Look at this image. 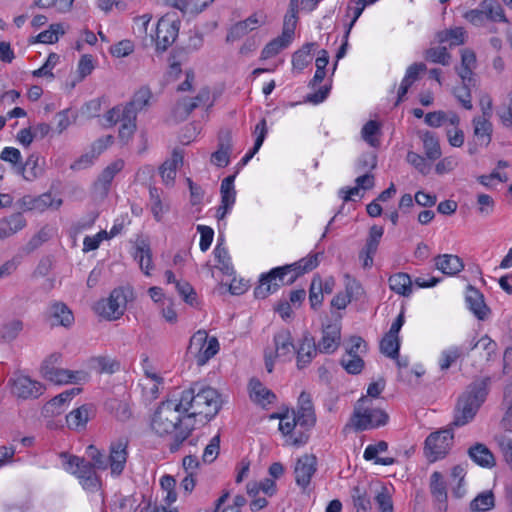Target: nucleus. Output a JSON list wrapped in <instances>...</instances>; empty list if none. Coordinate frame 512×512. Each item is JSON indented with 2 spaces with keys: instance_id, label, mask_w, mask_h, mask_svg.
Listing matches in <instances>:
<instances>
[{
  "instance_id": "f3484780",
  "label": "nucleus",
  "mask_w": 512,
  "mask_h": 512,
  "mask_svg": "<svg viewBox=\"0 0 512 512\" xmlns=\"http://www.w3.org/2000/svg\"><path fill=\"white\" fill-rule=\"evenodd\" d=\"M209 100L210 90L208 88H202L193 98L183 97L179 99L173 109L174 118L177 121L185 120L195 108L206 104Z\"/></svg>"
},
{
  "instance_id": "a19ab883",
  "label": "nucleus",
  "mask_w": 512,
  "mask_h": 512,
  "mask_svg": "<svg viewBox=\"0 0 512 512\" xmlns=\"http://www.w3.org/2000/svg\"><path fill=\"white\" fill-rule=\"evenodd\" d=\"M254 134L256 136L254 146L241 159L240 165H242V166L246 165L253 158V156L259 151V149L261 148V146L265 140V137L267 135V123L264 118L261 119L256 124L255 129H254Z\"/></svg>"
},
{
  "instance_id": "e2e57ef3",
  "label": "nucleus",
  "mask_w": 512,
  "mask_h": 512,
  "mask_svg": "<svg viewBox=\"0 0 512 512\" xmlns=\"http://www.w3.org/2000/svg\"><path fill=\"white\" fill-rule=\"evenodd\" d=\"M86 454L91 460L90 462L94 466V469L106 470L108 468V455L100 451L94 445L87 447Z\"/></svg>"
},
{
  "instance_id": "f8f14e48",
  "label": "nucleus",
  "mask_w": 512,
  "mask_h": 512,
  "mask_svg": "<svg viewBox=\"0 0 512 512\" xmlns=\"http://www.w3.org/2000/svg\"><path fill=\"white\" fill-rule=\"evenodd\" d=\"M288 275L283 266L271 269L260 276L259 284L254 289V295L258 299H265L276 292L282 285L292 284L288 282Z\"/></svg>"
},
{
  "instance_id": "338daca9",
  "label": "nucleus",
  "mask_w": 512,
  "mask_h": 512,
  "mask_svg": "<svg viewBox=\"0 0 512 512\" xmlns=\"http://www.w3.org/2000/svg\"><path fill=\"white\" fill-rule=\"evenodd\" d=\"M341 364L350 374H358L364 367V361L361 356L356 354H345L341 359Z\"/></svg>"
},
{
  "instance_id": "bb28decb",
  "label": "nucleus",
  "mask_w": 512,
  "mask_h": 512,
  "mask_svg": "<svg viewBox=\"0 0 512 512\" xmlns=\"http://www.w3.org/2000/svg\"><path fill=\"white\" fill-rule=\"evenodd\" d=\"M48 318L52 326L70 327L74 322V315L63 302H54L48 308Z\"/></svg>"
},
{
  "instance_id": "8fccbe9b",
  "label": "nucleus",
  "mask_w": 512,
  "mask_h": 512,
  "mask_svg": "<svg viewBox=\"0 0 512 512\" xmlns=\"http://www.w3.org/2000/svg\"><path fill=\"white\" fill-rule=\"evenodd\" d=\"M424 153L432 161L440 158L441 148L437 137L432 132H425L422 135Z\"/></svg>"
},
{
  "instance_id": "a878e982",
  "label": "nucleus",
  "mask_w": 512,
  "mask_h": 512,
  "mask_svg": "<svg viewBox=\"0 0 512 512\" xmlns=\"http://www.w3.org/2000/svg\"><path fill=\"white\" fill-rule=\"evenodd\" d=\"M318 347L315 344L314 338L306 333L303 335L297 347H295V353L297 355V366L302 369L311 363L312 359L316 356Z\"/></svg>"
},
{
  "instance_id": "f704fd0d",
  "label": "nucleus",
  "mask_w": 512,
  "mask_h": 512,
  "mask_svg": "<svg viewBox=\"0 0 512 512\" xmlns=\"http://www.w3.org/2000/svg\"><path fill=\"white\" fill-rule=\"evenodd\" d=\"M425 70L426 65L423 63H414L407 68L406 74L398 89L396 105H398L403 100L411 85L418 79L419 73Z\"/></svg>"
},
{
  "instance_id": "c756f323",
  "label": "nucleus",
  "mask_w": 512,
  "mask_h": 512,
  "mask_svg": "<svg viewBox=\"0 0 512 512\" xmlns=\"http://www.w3.org/2000/svg\"><path fill=\"white\" fill-rule=\"evenodd\" d=\"M466 302L469 310L479 319L484 320L490 313V309L484 302L483 295L475 288L469 287L466 292Z\"/></svg>"
},
{
  "instance_id": "13d9d810",
  "label": "nucleus",
  "mask_w": 512,
  "mask_h": 512,
  "mask_svg": "<svg viewBox=\"0 0 512 512\" xmlns=\"http://www.w3.org/2000/svg\"><path fill=\"white\" fill-rule=\"evenodd\" d=\"M65 33L64 27L60 23L51 24L45 31L39 33L36 41L44 44H53L58 41L59 36Z\"/></svg>"
},
{
  "instance_id": "4be33fe9",
  "label": "nucleus",
  "mask_w": 512,
  "mask_h": 512,
  "mask_svg": "<svg viewBox=\"0 0 512 512\" xmlns=\"http://www.w3.org/2000/svg\"><path fill=\"white\" fill-rule=\"evenodd\" d=\"M492 101L488 98L487 107L483 108V115L473 119L474 135L481 145L487 146L491 141L492 124L489 121Z\"/></svg>"
},
{
  "instance_id": "dca6fc26",
  "label": "nucleus",
  "mask_w": 512,
  "mask_h": 512,
  "mask_svg": "<svg viewBox=\"0 0 512 512\" xmlns=\"http://www.w3.org/2000/svg\"><path fill=\"white\" fill-rule=\"evenodd\" d=\"M124 166V160L116 159L104 168L93 184V193L97 198L104 199L108 195L114 177L123 170Z\"/></svg>"
},
{
  "instance_id": "6ab92c4d",
  "label": "nucleus",
  "mask_w": 512,
  "mask_h": 512,
  "mask_svg": "<svg viewBox=\"0 0 512 512\" xmlns=\"http://www.w3.org/2000/svg\"><path fill=\"white\" fill-rule=\"evenodd\" d=\"M236 175H230L224 178L220 186L221 204L217 208L216 217L218 220H223L226 215L232 210L236 202V189L234 185Z\"/></svg>"
},
{
  "instance_id": "864d4df0",
  "label": "nucleus",
  "mask_w": 512,
  "mask_h": 512,
  "mask_svg": "<svg viewBox=\"0 0 512 512\" xmlns=\"http://www.w3.org/2000/svg\"><path fill=\"white\" fill-rule=\"evenodd\" d=\"M313 46L314 44L308 43L293 54L292 65L294 70L300 72L311 63V51Z\"/></svg>"
},
{
  "instance_id": "393cba45",
  "label": "nucleus",
  "mask_w": 512,
  "mask_h": 512,
  "mask_svg": "<svg viewBox=\"0 0 512 512\" xmlns=\"http://www.w3.org/2000/svg\"><path fill=\"white\" fill-rule=\"evenodd\" d=\"M430 492L435 506L439 512H446L448 509L446 485L443 475L435 471L430 476Z\"/></svg>"
},
{
  "instance_id": "412c9836",
  "label": "nucleus",
  "mask_w": 512,
  "mask_h": 512,
  "mask_svg": "<svg viewBox=\"0 0 512 512\" xmlns=\"http://www.w3.org/2000/svg\"><path fill=\"white\" fill-rule=\"evenodd\" d=\"M317 460L313 455H303L295 464L294 474L296 484L305 490L311 481L312 476L316 472Z\"/></svg>"
},
{
  "instance_id": "473e14b6",
  "label": "nucleus",
  "mask_w": 512,
  "mask_h": 512,
  "mask_svg": "<svg viewBox=\"0 0 512 512\" xmlns=\"http://www.w3.org/2000/svg\"><path fill=\"white\" fill-rule=\"evenodd\" d=\"M151 98V90L148 87H141L134 93L129 103H127L125 106L116 107L122 108L125 111H133L134 115L137 116L138 112L144 110L150 105Z\"/></svg>"
},
{
  "instance_id": "39448f33",
  "label": "nucleus",
  "mask_w": 512,
  "mask_h": 512,
  "mask_svg": "<svg viewBox=\"0 0 512 512\" xmlns=\"http://www.w3.org/2000/svg\"><path fill=\"white\" fill-rule=\"evenodd\" d=\"M64 468L78 479L83 490L90 494H98L101 502L104 503L103 482L91 462L78 456H69Z\"/></svg>"
},
{
  "instance_id": "e433bc0d",
  "label": "nucleus",
  "mask_w": 512,
  "mask_h": 512,
  "mask_svg": "<svg viewBox=\"0 0 512 512\" xmlns=\"http://www.w3.org/2000/svg\"><path fill=\"white\" fill-rule=\"evenodd\" d=\"M425 123L430 127H440L442 125H455L460 123V119L455 112L434 111L425 115Z\"/></svg>"
},
{
  "instance_id": "f257e3e1",
  "label": "nucleus",
  "mask_w": 512,
  "mask_h": 512,
  "mask_svg": "<svg viewBox=\"0 0 512 512\" xmlns=\"http://www.w3.org/2000/svg\"><path fill=\"white\" fill-rule=\"evenodd\" d=\"M178 403L185 413L181 430L178 432L177 442L183 443L194 429L193 419L202 417L205 421L213 418L221 407L218 392L208 386L194 384L181 393Z\"/></svg>"
},
{
  "instance_id": "2eb2a0df",
  "label": "nucleus",
  "mask_w": 512,
  "mask_h": 512,
  "mask_svg": "<svg viewBox=\"0 0 512 512\" xmlns=\"http://www.w3.org/2000/svg\"><path fill=\"white\" fill-rule=\"evenodd\" d=\"M128 441L124 438L111 442L108 454V468L112 477H119L126 466L128 458Z\"/></svg>"
},
{
  "instance_id": "4468645a",
  "label": "nucleus",
  "mask_w": 512,
  "mask_h": 512,
  "mask_svg": "<svg viewBox=\"0 0 512 512\" xmlns=\"http://www.w3.org/2000/svg\"><path fill=\"white\" fill-rule=\"evenodd\" d=\"M11 393L20 399H31L39 397L43 391L44 386L36 380L23 374H15L9 379Z\"/></svg>"
},
{
  "instance_id": "052dcab7",
  "label": "nucleus",
  "mask_w": 512,
  "mask_h": 512,
  "mask_svg": "<svg viewBox=\"0 0 512 512\" xmlns=\"http://www.w3.org/2000/svg\"><path fill=\"white\" fill-rule=\"evenodd\" d=\"M399 348V338L386 333L380 343L381 352L387 357L396 359L399 356Z\"/></svg>"
},
{
  "instance_id": "680f3d73",
  "label": "nucleus",
  "mask_w": 512,
  "mask_h": 512,
  "mask_svg": "<svg viewBox=\"0 0 512 512\" xmlns=\"http://www.w3.org/2000/svg\"><path fill=\"white\" fill-rule=\"evenodd\" d=\"M160 486L165 493L163 500L166 505L170 506L177 500V493L175 491L176 481L170 475H164L160 479Z\"/></svg>"
},
{
  "instance_id": "c85d7f7f",
  "label": "nucleus",
  "mask_w": 512,
  "mask_h": 512,
  "mask_svg": "<svg viewBox=\"0 0 512 512\" xmlns=\"http://www.w3.org/2000/svg\"><path fill=\"white\" fill-rule=\"evenodd\" d=\"M435 268L447 276H453L460 273L464 264L460 257L453 254H442L434 258Z\"/></svg>"
},
{
  "instance_id": "de8ad7c7",
  "label": "nucleus",
  "mask_w": 512,
  "mask_h": 512,
  "mask_svg": "<svg viewBox=\"0 0 512 512\" xmlns=\"http://www.w3.org/2000/svg\"><path fill=\"white\" fill-rule=\"evenodd\" d=\"M213 253L217 262L216 268H218L226 275L233 274V265L231 263V258L226 247H224L222 243L218 242L214 248Z\"/></svg>"
},
{
  "instance_id": "0eeeda50",
  "label": "nucleus",
  "mask_w": 512,
  "mask_h": 512,
  "mask_svg": "<svg viewBox=\"0 0 512 512\" xmlns=\"http://www.w3.org/2000/svg\"><path fill=\"white\" fill-rule=\"evenodd\" d=\"M180 24L176 13H167L158 20L155 35L152 36L157 51H166L176 41Z\"/></svg>"
},
{
  "instance_id": "6e6d98bb",
  "label": "nucleus",
  "mask_w": 512,
  "mask_h": 512,
  "mask_svg": "<svg viewBox=\"0 0 512 512\" xmlns=\"http://www.w3.org/2000/svg\"><path fill=\"white\" fill-rule=\"evenodd\" d=\"M134 258L138 261L141 270L146 275H150V271L152 270L153 265L152 254L149 246L145 243L138 245L134 254Z\"/></svg>"
},
{
  "instance_id": "79ce46f5",
  "label": "nucleus",
  "mask_w": 512,
  "mask_h": 512,
  "mask_svg": "<svg viewBox=\"0 0 512 512\" xmlns=\"http://www.w3.org/2000/svg\"><path fill=\"white\" fill-rule=\"evenodd\" d=\"M40 157L36 154H31L24 165H20L18 172L22 174L25 180L33 181L40 177L43 173L42 167L39 165Z\"/></svg>"
},
{
  "instance_id": "603ef678",
  "label": "nucleus",
  "mask_w": 512,
  "mask_h": 512,
  "mask_svg": "<svg viewBox=\"0 0 512 512\" xmlns=\"http://www.w3.org/2000/svg\"><path fill=\"white\" fill-rule=\"evenodd\" d=\"M81 389L78 387L66 390L59 395L55 396L47 403V409L52 413H60L65 403L70 401L74 396L78 395Z\"/></svg>"
},
{
  "instance_id": "9b49d317",
  "label": "nucleus",
  "mask_w": 512,
  "mask_h": 512,
  "mask_svg": "<svg viewBox=\"0 0 512 512\" xmlns=\"http://www.w3.org/2000/svg\"><path fill=\"white\" fill-rule=\"evenodd\" d=\"M275 351L265 353V368L271 373L274 368V358H280L283 361L291 360L295 354V345L293 337L289 330L282 329L274 335L273 338Z\"/></svg>"
},
{
  "instance_id": "c9c22d12",
  "label": "nucleus",
  "mask_w": 512,
  "mask_h": 512,
  "mask_svg": "<svg viewBox=\"0 0 512 512\" xmlns=\"http://www.w3.org/2000/svg\"><path fill=\"white\" fill-rule=\"evenodd\" d=\"M26 226L24 217L20 214H13L8 218L0 221V239H5L18 231L22 230Z\"/></svg>"
},
{
  "instance_id": "4d7b16f0",
  "label": "nucleus",
  "mask_w": 512,
  "mask_h": 512,
  "mask_svg": "<svg viewBox=\"0 0 512 512\" xmlns=\"http://www.w3.org/2000/svg\"><path fill=\"white\" fill-rule=\"evenodd\" d=\"M344 286L346 295L351 300H361L365 296V290L361 283L349 274L344 275Z\"/></svg>"
},
{
  "instance_id": "4c0bfd02",
  "label": "nucleus",
  "mask_w": 512,
  "mask_h": 512,
  "mask_svg": "<svg viewBox=\"0 0 512 512\" xmlns=\"http://www.w3.org/2000/svg\"><path fill=\"white\" fill-rule=\"evenodd\" d=\"M476 68V55L472 50L464 49L461 52V65L457 68V73L462 82L472 80L473 70Z\"/></svg>"
},
{
  "instance_id": "7c9ffc66",
  "label": "nucleus",
  "mask_w": 512,
  "mask_h": 512,
  "mask_svg": "<svg viewBox=\"0 0 512 512\" xmlns=\"http://www.w3.org/2000/svg\"><path fill=\"white\" fill-rule=\"evenodd\" d=\"M249 394L251 400L262 407H266L276 399L275 394L256 378L251 379L249 382Z\"/></svg>"
},
{
  "instance_id": "1a4fd4ad",
  "label": "nucleus",
  "mask_w": 512,
  "mask_h": 512,
  "mask_svg": "<svg viewBox=\"0 0 512 512\" xmlns=\"http://www.w3.org/2000/svg\"><path fill=\"white\" fill-rule=\"evenodd\" d=\"M128 302L127 292L122 288L114 289L108 298L99 300L95 306V312L108 320L120 318L126 309Z\"/></svg>"
},
{
  "instance_id": "cd10ccee",
  "label": "nucleus",
  "mask_w": 512,
  "mask_h": 512,
  "mask_svg": "<svg viewBox=\"0 0 512 512\" xmlns=\"http://www.w3.org/2000/svg\"><path fill=\"white\" fill-rule=\"evenodd\" d=\"M88 379L84 371H71L57 367L53 371H46V380L54 384L79 383Z\"/></svg>"
},
{
  "instance_id": "774afa93",
  "label": "nucleus",
  "mask_w": 512,
  "mask_h": 512,
  "mask_svg": "<svg viewBox=\"0 0 512 512\" xmlns=\"http://www.w3.org/2000/svg\"><path fill=\"white\" fill-rule=\"evenodd\" d=\"M497 114L505 127H512V94L499 106Z\"/></svg>"
},
{
  "instance_id": "09e8293b",
  "label": "nucleus",
  "mask_w": 512,
  "mask_h": 512,
  "mask_svg": "<svg viewBox=\"0 0 512 512\" xmlns=\"http://www.w3.org/2000/svg\"><path fill=\"white\" fill-rule=\"evenodd\" d=\"M381 129L380 124L375 120L368 121L361 129L362 139L371 147L377 148L380 146Z\"/></svg>"
},
{
  "instance_id": "ea45409f",
  "label": "nucleus",
  "mask_w": 512,
  "mask_h": 512,
  "mask_svg": "<svg viewBox=\"0 0 512 512\" xmlns=\"http://www.w3.org/2000/svg\"><path fill=\"white\" fill-rule=\"evenodd\" d=\"M390 289L402 296H409L412 293V280L407 273H396L390 276Z\"/></svg>"
},
{
  "instance_id": "7ed1b4c3",
  "label": "nucleus",
  "mask_w": 512,
  "mask_h": 512,
  "mask_svg": "<svg viewBox=\"0 0 512 512\" xmlns=\"http://www.w3.org/2000/svg\"><path fill=\"white\" fill-rule=\"evenodd\" d=\"M489 379H481L471 383L459 397L454 412L452 426L462 427L470 423L488 395Z\"/></svg>"
},
{
  "instance_id": "49530a36",
  "label": "nucleus",
  "mask_w": 512,
  "mask_h": 512,
  "mask_svg": "<svg viewBox=\"0 0 512 512\" xmlns=\"http://www.w3.org/2000/svg\"><path fill=\"white\" fill-rule=\"evenodd\" d=\"M292 40L293 39L291 37H285L284 34L282 33L280 36L271 40L269 43L265 45L261 52V57L263 59H269L276 56L283 49L288 47Z\"/></svg>"
},
{
  "instance_id": "f03ea898",
  "label": "nucleus",
  "mask_w": 512,
  "mask_h": 512,
  "mask_svg": "<svg viewBox=\"0 0 512 512\" xmlns=\"http://www.w3.org/2000/svg\"><path fill=\"white\" fill-rule=\"evenodd\" d=\"M184 415L178 400L169 399L161 402L151 420V428L157 435H172L173 442L170 446L172 452L177 451L182 445L177 442V437L178 432L184 426Z\"/></svg>"
},
{
  "instance_id": "b1692460",
  "label": "nucleus",
  "mask_w": 512,
  "mask_h": 512,
  "mask_svg": "<svg viewBox=\"0 0 512 512\" xmlns=\"http://www.w3.org/2000/svg\"><path fill=\"white\" fill-rule=\"evenodd\" d=\"M319 253L309 254L308 256L292 264L284 265L287 273L288 282H294L299 276L312 271L319 265Z\"/></svg>"
},
{
  "instance_id": "2f4dec72",
  "label": "nucleus",
  "mask_w": 512,
  "mask_h": 512,
  "mask_svg": "<svg viewBox=\"0 0 512 512\" xmlns=\"http://www.w3.org/2000/svg\"><path fill=\"white\" fill-rule=\"evenodd\" d=\"M468 455L477 465L484 468H492L495 466V458L489 448L482 444L476 443L468 449Z\"/></svg>"
},
{
  "instance_id": "423d86ee",
  "label": "nucleus",
  "mask_w": 512,
  "mask_h": 512,
  "mask_svg": "<svg viewBox=\"0 0 512 512\" xmlns=\"http://www.w3.org/2000/svg\"><path fill=\"white\" fill-rule=\"evenodd\" d=\"M388 415L382 409L373 406L372 400L361 397L354 406L351 425L356 431H364L383 426Z\"/></svg>"
},
{
  "instance_id": "bf43d9fd",
  "label": "nucleus",
  "mask_w": 512,
  "mask_h": 512,
  "mask_svg": "<svg viewBox=\"0 0 512 512\" xmlns=\"http://www.w3.org/2000/svg\"><path fill=\"white\" fill-rule=\"evenodd\" d=\"M163 384L162 378H143L141 382L142 393L146 400L152 401L159 395L160 386Z\"/></svg>"
},
{
  "instance_id": "69168bd1",
  "label": "nucleus",
  "mask_w": 512,
  "mask_h": 512,
  "mask_svg": "<svg viewBox=\"0 0 512 512\" xmlns=\"http://www.w3.org/2000/svg\"><path fill=\"white\" fill-rule=\"evenodd\" d=\"M352 498L356 512H370L371 502L366 492L360 487H354L352 490Z\"/></svg>"
},
{
  "instance_id": "72a5a7b5",
  "label": "nucleus",
  "mask_w": 512,
  "mask_h": 512,
  "mask_svg": "<svg viewBox=\"0 0 512 512\" xmlns=\"http://www.w3.org/2000/svg\"><path fill=\"white\" fill-rule=\"evenodd\" d=\"M183 163V155L178 151H174L171 158L166 160L160 167V175L163 182L167 186L174 184L176 177V171L179 166Z\"/></svg>"
},
{
  "instance_id": "9d476101",
  "label": "nucleus",
  "mask_w": 512,
  "mask_h": 512,
  "mask_svg": "<svg viewBox=\"0 0 512 512\" xmlns=\"http://www.w3.org/2000/svg\"><path fill=\"white\" fill-rule=\"evenodd\" d=\"M453 431L451 428L431 433L425 440V455L431 462L442 459L447 455L453 444Z\"/></svg>"
},
{
  "instance_id": "3c124183",
  "label": "nucleus",
  "mask_w": 512,
  "mask_h": 512,
  "mask_svg": "<svg viewBox=\"0 0 512 512\" xmlns=\"http://www.w3.org/2000/svg\"><path fill=\"white\" fill-rule=\"evenodd\" d=\"M438 41L440 43L449 42L451 46L464 44L466 39V31L462 27H455L438 33Z\"/></svg>"
},
{
  "instance_id": "5fc2aeb1",
  "label": "nucleus",
  "mask_w": 512,
  "mask_h": 512,
  "mask_svg": "<svg viewBox=\"0 0 512 512\" xmlns=\"http://www.w3.org/2000/svg\"><path fill=\"white\" fill-rule=\"evenodd\" d=\"M23 330V322L19 319H12L5 322L0 328V337L5 342L15 340Z\"/></svg>"
},
{
  "instance_id": "37998d69",
  "label": "nucleus",
  "mask_w": 512,
  "mask_h": 512,
  "mask_svg": "<svg viewBox=\"0 0 512 512\" xmlns=\"http://www.w3.org/2000/svg\"><path fill=\"white\" fill-rule=\"evenodd\" d=\"M483 10L485 20L488 19L493 22H507L504 9L496 0H483L480 3Z\"/></svg>"
},
{
  "instance_id": "0e129e2a",
  "label": "nucleus",
  "mask_w": 512,
  "mask_h": 512,
  "mask_svg": "<svg viewBox=\"0 0 512 512\" xmlns=\"http://www.w3.org/2000/svg\"><path fill=\"white\" fill-rule=\"evenodd\" d=\"M150 209L156 221H161L168 211V206L162 203L156 188L150 189Z\"/></svg>"
},
{
  "instance_id": "5701e85b",
  "label": "nucleus",
  "mask_w": 512,
  "mask_h": 512,
  "mask_svg": "<svg viewBox=\"0 0 512 512\" xmlns=\"http://www.w3.org/2000/svg\"><path fill=\"white\" fill-rule=\"evenodd\" d=\"M232 148L231 133L229 131L221 133L218 138L217 150L211 154L210 163L220 168L228 166Z\"/></svg>"
},
{
  "instance_id": "aec40b11",
  "label": "nucleus",
  "mask_w": 512,
  "mask_h": 512,
  "mask_svg": "<svg viewBox=\"0 0 512 512\" xmlns=\"http://www.w3.org/2000/svg\"><path fill=\"white\" fill-rule=\"evenodd\" d=\"M341 341V325L340 322L329 323L322 329V337L318 342V350L321 353H334Z\"/></svg>"
},
{
  "instance_id": "58836bf2",
  "label": "nucleus",
  "mask_w": 512,
  "mask_h": 512,
  "mask_svg": "<svg viewBox=\"0 0 512 512\" xmlns=\"http://www.w3.org/2000/svg\"><path fill=\"white\" fill-rule=\"evenodd\" d=\"M91 412L92 407L90 405H82L72 410L66 416V422L68 427L72 429L84 428L90 418Z\"/></svg>"
},
{
  "instance_id": "6e6552de",
  "label": "nucleus",
  "mask_w": 512,
  "mask_h": 512,
  "mask_svg": "<svg viewBox=\"0 0 512 512\" xmlns=\"http://www.w3.org/2000/svg\"><path fill=\"white\" fill-rule=\"evenodd\" d=\"M219 351L216 337H209L205 331L199 330L190 339L189 352L194 354L199 366L205 365Z\"/></svg>"
},
{
  "instance_id": "a211bd4d",
  "label": "nucleus",
  "mask_w": 512,
  "mask_h": 512,
  "mask_svg": "<svg viewBox=\"0 0 512 512\" xmlns=\"http://www.w3.org/2000/svg\"><path fill=\"white\" fill-rule=\"evenodd\" d=\"M62 203L61 198L50 192L43 193L37 197L27 195L21 199V207L24 210L35 212H44L48 209L57 210Z\"/></svg>"
},
{
  "instance_id": "ddd939ff",
  "label": "nucleus",
  "mask_w": 512,
  "mask_h": 512,
  "mask_svg": "<svg viewBox=\"0 0 512 512\" xmlns=\"http://www.w3.org/2000/svg\"><path fill=\"white\" fill-rule=\"evenodd\" d=\"M136 117L133 111H125L122 108L114 107L105 115V120L110 125L120 123L119 137L127 142L136 131Z\"/></svg>"
},
{
  "instance_id": "a18cd8bd",
  "label": "nucleus",
  "mask_w": 512,
  "mask_h": 512,
  "mask_svg": "<svg viewBox=\"0 0 512 512\" xmlns=\"http://www.w3.org/2000/svg\"><path fill=\"white\" fill-rule=\"evenodd\" d=\"M495 507V497L492 491H484L478 494L470 502V512H487Z\"/></svg>"
},
{
  "instance_id": "c03bdc74",
  "label": "nucleus",
  "mask_w": 512,
  "mask_h": 512,
  "mask_svg": "<svg viewBox=\"0 0 512 512\" xmlns=\"http://www.w3.org/2000/svg\"><path fill=\"white\" fill-rule=\"evenodd\" d=\"M90 367L98 373L113 374L120 369V363L109 356H97L90 359Z\"/></svg>"
},
{
  "instance_id": "20e7f679",
  "label": "nucleus",
  "mask_w": 512,
  "mask_h": 512,
  "mask_svg": "<svg viewBox=\"0 0 512 512\" xmlns=\"http://www.w3.org/2000/svg\"><path fill=\"white\" fill-rule=\"evenodd\" d=\"M279 430L286 437L296 427L312 428L316 422L314 406L310 394L302 392L298 398L297 408L279 416Z\"/></svg>"
}]
</instances>
